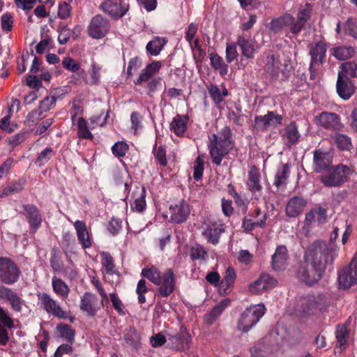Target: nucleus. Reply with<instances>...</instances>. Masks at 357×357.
Returning <instances> with one entry per match:
<instances>
[{
    "label": "nucleus",
    "instance_id": "nucleus-41",
    "mask_svg": "<svg viewBox=\"0 0 357 357\" xmlns=\"http://www.w3.org/2000/svg\"><path fill=\"white\" fill-rule=\"evenodd\" d=\"M166 43L167 40L165 38L155 37L148 43L146 48L147 52L152 56H157L162 51Z\"/></svg>",
    "mask_w": 357,
    "mask_h": 357
},
{
    "label": "nucleus",
    "instance_id": "nucleus-57",
    "mask_svg": "<svg viewBox=\"0 0 357 357\" xmlns=\"http://www.w3.org/2000/svg\"><path fill=\"white\" fill-rule=\"evenodd\" d=\"M236 43H227L226 47V60L228 63H231L238 57L236 50Z\"/></svg>",
    "mask_w": 357,
    "mask_h": 357
},
{
    "label": "nucleus",
    "instance_id": "nucleus-43",
    "mask_svg": "<svg viewBox=\"0 0 357 357\" xmlns=\"http://www.w3.org/2000/svg\"><path fill=\"white\" fill-rule=\"evenodd\" d=\"M280 69V62L274 54L267 56L266 59V70L272 75H278Z\"/></svg>",
    "mask_w": 357,
    "mask_h": 357
},
{
    "label": "nucleus",
    "instance_id": "nucleus-55",
    "mask_svg": "<svg viewBox=\"0 0 357 357\" xmlns=\"http://www.w3.org/2000/svg\"><path fill=\"white\" fill-rule=\"evenodd\" d=\"M334 141L337 147L342 150H349L351 146L350 138L345 135H337Z\"/></svg>",
    "mask_w": 357,
    "mask_h": 357
},
{
    "label": "nucleus",
    "instance_id": "nucleus-63",
    "mask_svg": "<svg viewBox=\"0 0 357 357\" xmlns=\"http://www.w3.org/2000/svg\"><path fill=\"white\" fill-rule=\"evenodd\" d=\"M71 10L70 6L66 1L60 3L57 15L61 19H66L70 16Z\"/></svg>",
    "mask_w": 357,
    "mask_h": 357
},
{
    "label": "nucleus",
    "instance_id": "nucleus-11",
    "mask_svg": "<svg viewBox=\"0 0 357 357\" xmlns=\"http://www.w3.org/2000/svg\"><path fill=\"white\" fill-rule=\"evenodd\" d=\"M109 22L100 15L93 17L88 26L89 35L93 38H102L109 31Z\"/></svg>",
    "mask_w": 357,
    "mask_h": 357
},
{
    "label": "nucleus",
    "instance_id": "nucleus-21",
    "mask_svg": "<svg viewBox=\"0 0 357 357\" xmlns=\"http://www.w3.org/2000/svg\"><path fill=\"white\" fill-rule=\"evenodd\" d=\"M277 280L266 273H262L259 278L250 285V290L254 294L266 291L275 287Z\"/></svg>",
    "mask_w": 357,
    "mask_h": 357
},
{
    "label": "nucleus",
    "instance_id": "nucleus-64",
    "mask_svg": "<svg viewBox=\"0 0 357 357\" xmlns=\"http://www.w3.org/2000/svg\"><path fill=\"white\" fill-rule=\"evenodd\" d=\"M154 155L155 160L161 166H165L167 165L166 151L162 146H160L155 150Z\"/></svg>",
    "mask_w": 357,
    "mask_h": 357
},
{
    "label": "nucleus",
    "instance_id": "nucleus-14",
    "mask_svg": "<svg viewBox=\"0 0 357 357\" xmlns=\"http://www.w3.org/2000/svg\"><path fill=\"white\" fill-rule=\"evenodd\" d=\"M158 286V293L163 297H167L174 291L176 277L171 268L165 270L160 279Z\"/></svg>",
    "mask_w": 357,
    "mask_h": 357
},
{
    "label": "nucleus",
    "instance_id": "nucleus-17",
    "mask_svg": "<svg viewBox=\"0 0 357 357\" xmlns=\"http://www.w3.org/2000/svg\"><path fill=\"white\" fill-rule=\"evenodd\" d=\"M167 337L172 348L176 350H185L189 347L191 337L184 327L175 334H168Z\"/></svg>",
    "mask_w": 357,
    "mask_h": 357
},
{
    "label": "nucleus",
    "instance_id": "nucleus-1",
    "mask_svg": "<svg viewBox=\"0 0 357 357\" xmlns=\"http://www.w3.org/2000/svg\"><path fill=\"white\" fill-rule=\"evenodd\" d=\"M337 255L335 246L324 241H316L310 244L305 249L303 259L307 263L326 271L327 265L332 264Z\"/></svg>",
    "mask_w": 357,
    "mask_h": 357
},
{
    "label": "nucleus",
    "instance_id": "nucleus-53",
    "mask_svg": "<svg viewBox=\"0 0 357 357\" xmlns=\"http://www.w3.org/2000/svg\"><path fill=\"white\" fill-rule=\"evenodd\" d=\"M63 67L73 73H79L80 70V65L75 60L70 56H66L62 60Z\"/></svg>",
    "mask_w": 357,
    "mask_h": 357
},
{
    "label": "nucleus",
    "instance_id": "nucleus-13",
    "mask_svg": "<svg viewBox=\"0 0 357 357\" xmlns=\"http://www.w3.org/2000/svg\"><path fill=\"white\" fill-rule=\"evenodd\" d=\"M236 45L241 48L242 56L249 59H253L258 52L259 46L257 43L246 33L238 36Z\"/></svg>",
    "mask_w": 357,
    "mask_h": 357
},
{
    "label": "nucleus",
    "instance_id": "nucleus-56",
    "mask_svg": "<svg viewBox=\"0 0 357 357\" xmlns=\"http://www.w3.org/2000/svg\"><path fill=\"white\" fill-rule=\"evenodd\" d=\"M148 291V288L146 287V282L144 279H141L139 280L137 289H136V293L138 295V302L140 304H143L146 302V298L144 294Z\"/></svg>",
    "mask_w": 357,
    "mask_h": 357
},
{
    "label": "nucleus",
    "instance_id": "nucleus-48",
    "mask_svg": "<svg viewBox=\"0 0 357 357\" xmlns=\"http://www.w3.org/2000/svg\"><path fill=\"white\" fill-rule=\"evenodd\" d=\"M24 188V182L18 181L12 183L0 191V197H7L20 192Z\"/></svg>",
    "mask_w": 357,
    "mask_h": 357
},
{
    "label": "nucleus",
    "instance_id": "nucleus-45",
    "mask_svg": "<svg viewBox=\"0 0 357 357\" xmlns=\"http://www.w3.org/2000/svg\"><path fill=\"white\" fill-rule=\"evenodd\" d=\"M56 331L60 337L68 342H73L75 339V331L68 324H59L56 326Z\"/></svg>",
    "mask_w": 357,
    "mask_h": 357
},
{
    "label": "nucleus",
    "instance_id": "nucleus-50",
    "mask_svg": "<svg viewBox=\"0 0 357 357\" xmlns=\"http://www.w3.org/2000/svg\"><path fill=\"white\" fill-rule=\"evenodd\" d=\"M236 273L231 267H228L226 270L225 275L220 282V287L224 290L230 287L235 282Z\"/></svg>",
    "mask_w": 357,
    "mask_h": 357
},
{
    "label": "nucleus",
    "instance_id": "nucleus-42",
    "mask_svg": "<svg viewBox=\"0 0 357 357\" xmlns=\"http://www.w3.org/2000/svg\"><path fill=\"white\" fill-rule=\"evenodd\" d=\"M142 275L154 284H158L160 282V279L162 275L158 269L153 266H148L142 270Z\"/></svg>",
    "mask_w": 357,
    "mask_h": 357
},
{
    "label": "nucleus",
    "instance_id": "nucleus-46",
    "mask_svg": "<svg viewBox=\"0 0 357 357\" xmlns=\"http://www.w3.org/2000/svg\"><path fill=\"white\" fill-rule=\"evenodd\" d=\"M55 155L54 151L51 147H46L39 153L35 161V165L38 167H42Z\"/></svg>",
    "mask_w": 357,
    "mask_h": 357
},
{
    "label": "nucleus",
    "instance_id": "nucleus-8",
    "mask_svg": "<svg viewBox=\"0 0 357 357\" xmlns=\"http://www.w3.org/2000/svg\"><path fill=\"white\" fill-rule=\"evenodd\" d=\"M339 285L342 289H349L357 284V255H356L349 265L338 271Z\"/></svg>",
    "mask_w": 357,
    "mask_h": 357
},
{
    "label": "nucleus",
    "instance_id": "nucleus-27",
    "mask_svg": "<svg viewBox=\"0 0 357 357\" xmlns=\"http://www.w3.org/2000/svg\"><path fill=\"white\" fill-rule=\"evenodd\" d=\"M300 137L301 134L295 122H291L284 128L282 138L286 146H292L298 142Z\"/></svg>",
    "mask_w": 357,
    "mask_h": 357
},
{
    "label": "nucleus",
    "instance_id": "nucleus-30",
    "mask_svg": "<svg viewBox=\"0 0 357 357\" xmlns=\"http://www.w3.org/2000/svg\"><path fill=\"white\" fill-rule=\"evenodd\" d=\"M223 231L222 225L211 224L206 227L203 232V235L208 242L217 244L219 241L220 235Z\"/></svg>",
    "mask_w": 357,
    "mask_h": 357
},
{
    "label": "nucleus",
    "instance_id": "nucleus-12",
    "mask_svg": "<svg viewBox=\"0 0 357 357\" xmlns=\"http://www.w3.org/2000/svg\"><path fill=\"white\" fill-rule=\"evenodd\" d=\"M100 7L111 17L118 18L123 17L130 6L128 0H107Z\"/></svg>",
    "mask_w": 357,
    "mask_h": 357
},
{
    "label": "nucleus",
    "instance_id": "nucleus-31",
    "mask_svg": "<svg viewBox=\"0 0 357 357\" xmlns=\"http://www.w3.org/2000/svg\"><path fill=\"white\" fill-rule=\"evenodd\" d=\"M24 211L26 213L29 222L32 228L37 229L41 224L42 218L38 208L33 205H24Z\"/></svg>",
    "mask_w": 357,
    "mask_h": 357
},
{
    "label": "nucleus",
    "instance_id": "nucleus-16",
    "mask_svg": "<svg viewBox=\"0 0 357 357\" xmlns=\"http://www.w3.org/2000/svg\"><path fill=\"white\" fill-rule=\"evenodd\" d=\"M333 162V155L330 152L321 149H316L313 155L314 170L321 173L328 169Z\"/></svg>",
    "mask_w": 357,
    "mask_h": 357
},
{
    "label": "nucleus",
    "instance_id": "nucleus-29",
    "mask_svg": "<svg viewBox=\"0 0 357 357\" xmlns=\"http://www.w3.org/2000/svg\"><path fill=\"white\" fill-rule=\"evenodd\" d=\"M77 231L78 240L81 242L84 248H89L91 246V241L84 222L77 220L74 223Z\"/></svg>",
    "mask_w": 357,
    "mask_h": 357
},
{
    "label": "nucleus",
    "instance_id": "nucleus-24",
    "mask_svg": "<svg viewBox=\"0 0 357 357\" xmlns=\"http://www.w3.org/2000/svg\"><path fill=\"white\" fill-rule=\"evenodd\" d=\"M307 204L306 201L301 197H294L287 204L285 213L289 218H295L299 215L304 210Z\"/></svg>",
    "mask_w": 357,
    "mask_h": 357
},
{
    "label": "nucleus",
    "instance_id": "nucleus-60",
    "mask_svg": "<svg viewBox=\"0 0 357 357\" xmlns=\"http://www.w3.org/2000/svg\"><path fill=\"white\" fill-rule=\"evenodd\" d=\"M128 149V145L123 142H116L112 147V153L118 157H123Z\"/></svg>",
    "mask_w": 357,
    "mask_h": 357
},
{
    "label": "nucleus",
    "instance_id": "nucleus-10",
    "mask_svg": "<svg viewBox=\"0 0 357 357\" xmlns=\"http://www.w3.org/2000/svg\"><path fill=\"white\" fill-rule=\"evenodd\" d=\"M40 305L49 314L61 319H68V313L63 310L60 305L49 294L40 293L38 294Z\"/></svg>",
    "mask_w": 357,
    "mask_h": 357
},
{
    "label": "nucleus",
    "instance_id": "nucleus-59",
    "mask_svg": "<svg viewBox=\"0 0 357 357\" xmlns=\"http://www.w3.org/2000/svg\"><path fill=\"white\" fill-rule=\"evenodd\" d=\"M0 323L9 328L14 327L13 319L8 315V312L0 305Z\"/></svg>",
    "mask_w": 357,
    "mask_h": 357
},
{
    "label": "nucleus",
    "instance_id": "nucleus-2",
    "mask_svg": "<svg viewBox=\"0 0 357 357\" xmlns=\"http://www.w3.org/2000/svg\"><path fill=\"white\" fill-rule=\"evenodd\" d=\"M231 131L229 127L225 126L218 134L208 137V148L212 162L220 165L223 158L231 149Z\"/></svg>",
    "mask_w": 357,
    "mask_h": 357
},
{
    "label": "nucleus",
    "instance_id": "nucleus-38",
    "mask_svg": "<svg viewBox=\"0 0 357 357\" xmlns=\"http://www.w3.org/2000/svg\"><path fill=\"white\" fill-rule=\"evenodd\" d=\"M209 59L211 66L218 70L220 75H226L228 73V66L225 63L223 59L217 53L213 52L209 54Z\"/></svg>",
    "mask_w": 357,
    "mask_h": 357
},
{
    "label": "nucleus",
    "instance_id": "nucleus-54",
    "mask_svg": "<svg viewBox=\"0 0 357 357\" xmlns=\"http://www.w3.org/2000/svg\"><path fill=\"white\" fill-rule=\"evenodd\" d=\"M193 178L196 181L202 178L204 172V155H199L195 160L194 165Z\"/></svg>",
    "mask_w": 357,
    "mask_h": 357
},
{
    "label": "nucleus",
    "instance_id": "nucleus-25",
    "mask_svg": "<svg viewBox=\"0 0 357 357\" xmlns=\"http://www.w3.org/2000/svg\"><path fill=\"white\" fill-rule=\"evenodd\" d=\"M310 15V9L304 8L298 13L296 19L291 15V22L288 23L287 25L290 29V31L293 34H298L309 19Z\"/></svg>",
    "mask_w": 357,
    "mask_h": 357
},
{
    "label": "nucleus",
    "instance_id": "nucleus-19",
    "mask_svg": "<svg viewBox=\"0 0 357 357\" xmlns=\"http://www.w3.org/2000/svg\"><path fill=\"white\" fill-rule=\"evenodd\" d=\"M2 291L0 299L8 302L11 309L15 312H20L24 305V301L17 293L7 287L2 288Z\"/></svg>",
    "mask_w": 357,
    "mask_h": 357
},
{
    "label": "nucleus",
    "instance_id": "nucleus-7",
    "mask_svg": "<svg viewBox=\"0 0 357 357\" xmlns=\"http://www.w3.org/2000/svg\"><path fill=\"white\" fill-rule=\"evenodd\" d=\"M20 271L17 264L10 258L0 257V282L6 284H13L20 278Z\"/></svg>",
    "mask_w": 357,
    "mask_h": 357
},
{
    "label": "nucleus",
    "instance_id": "nucleus-20",
    "mask_svg": "<svg viewBox=\"0 0 357 357\" xmlns=\"http://www.w3.org/2000/svg\"><path fill=\"white\" fill-rule=\"evenodd\" d=\"M282 117L281 115L273 112H268L264 116H256L255 123L256 126L261 129H267L269 126L276 127L282 123Z\"/></svg>",
    "mask_w": 357,
    "mask_h": 357
},
{
    "label": "nucleus",
    "instance_id": "nucleus-39",
    "mask_svg": "<svg viewBox=\"0 0 357 357\" xmlns=\"http://www.w3.org/2000/svg\"><path fill=\"white\" fill-rule=\"evenodd\" d=\"M207 89L216 105H220L224 100V97L228 96V91L225 87L221 91L217 85L210 84L207 86Z\"/></svg>",
    "mask_w": 357,
    "mask_h": 357
},
{
    "label": "nucleus",
    "instance_id": "nucleus-36",
    "mask_svg": "<svg viewBox=\"0 0 357 357\" xmlns=\"http://www.w3.org/2000/svg\"><path fill=\"white\" fill-rule=\"evenodd\" d=\"M161 68V63L160 61H153L148 65L140 74L137 83L141 84L142 82L148 81L153 75H154Z\"/></svg>",
    "mask_w": 357,
    "mask_h": 357
},
{
    "label": "nucleus",
    "instance_id": "nucleus-37",
    "mask_svg": "<svg viewBox=\"0 0 357 357\" xmlns=\"http://www.w3.org/2000/svg\"><path fill=\"white\" fill-rule=\"evenodd\" d=\"M250 216H246L243 218V222H242V227L243 228V229L247 231V232H249V231H251L254 229V228L255 227H259V228H263L264 227L265 225H266V219H267V215L266 213H264L262 215V218L259 219V220H253L251 217L249 218Z\"/></svg>",
    "mask_w": 357,
    "mask_h": 357
},
{
    "label": "nucleus",
    "instance_id": "nucleus-47",
    "mask_svg": "<svg viewBox=\"0 0 357 357\" xmlns=\"http://www.w3.org/2000/svg\"><path fill=\"white\" fill-rule=\"evenodd\" d=\"M52 283L53 289L56 294L63 297H66L68 295L69 288L61 279L54 277Z\"/></svg>",
    "mask_w": 357,
    "mask_h": 357
},
{
    "label": "nucleus",
    "instance_id": "nucleus-52",
    "mask_svg": "<svg viewBox=\"0 0 357 357\" xmlns=\"http://www.w3.org/2000/svg\"><path fill=\"white\" fill-rule=\"evenodd\" d=\"M190 255L192 259H206L208 255L205 249L200 245H195L190 248Z\"/></svg>",
    "mask_w": 357,
    "mask_h": 357
},
{
    "label": "nucleus",
    "instance_id": "nucleus-49",
    "mask_svg": "<svg viewBox=\"0 0 357 357\" xmlns=\"http://www.w3.org/2000/svg\"><path fill=\"white\" fill-rule=\"evenodd\" d=\"M77 135L79 138L92 139L93 135L88 128L86 121L80 117L77 122Z\"/></svg>",
    "mask_w": 357,
    "mask_h": 357
},
{
    "label": "nucleus",
    "instance_id": "nucleus-26",
    "mask_svg": "<svg viewBox=\"0 0 357 357\" xmlns=\"http://www.w3.org/2000/svg\"><path fill=\"white\" fill-rule=\"evenodd\" d=\"M247 186L253 195L261 194L262 186L260 183V173L255 166L251 167L248 172Z\"/></svg>",
    "mask_w": 357,
    "mask_h": 357
},
{
    "label": "nucleus",
    "instance_id": "nucleus-62",
    "mask_svg": "<svg viewBox=\"0 0 357 357\" xmlns=\"http://www.w3.org/2000/svg\"><path fill=\"white\" fill-rule=\"evenodd\" d=\"M292 70L293 66L290 60L284 59V62L282 64L280 63V71L284 79H288L290 77Z\"/></svg>",
    "mask_w": 357,
    "mask_h": 357
},
{
    "label": "nucleus",
    "instance_id": "nucleus-15",
    "mask_svg": "<svg viewBox=\"0 0 357 357\" xmlns=\"http://www.w3.org/2000/svg\"><path fill=\"white\" fill-rule=\"evenodd\" d=\"M170 220L174 223L180 224L185 222L190 214L188 204L184 201L171 205L169 208Z\"/></svg>",
    "mask_w": 357,
    "mask_h": 357
},
{
    "label": "nucleus",
    "instance_id": "nucleus-6",
    "mask_svg": "<svg viewBox=\"0 0 357 357\" xmlns=\"http://www.w3.org/2000/svg\"><path fill=\"white\" fill-rule=\"evenodd\" d=\"M326 50V45L323 41H319L310 46L309 51V54L310 55L309 70L311 79L317 78V72L325 61Z\"/></svg>",
    "mask_w": 357,
    "mask_h": 357
},
{
    "label": "nucleus",
    "instance_id": "nucleus-34",
    "mask_svg": "<svg viewBox=\"0 0 357 357\" xmlns=\"http://www.w3.org/2000/svg\"><path fill=\"white\" fill-rule=\"evenodd\" d=\"M56 101V98L55 96H47L45 98L40 102L38 110L32 111L29 116L33 118L35 116L38 115V118L36 119V120H38L43 112H46L54 107Z\"/></svg>",
    "mask_w": 357,
    "mask_h": 357
},
{
    "label": "nucleus",
    "instance_id": "nucleus-32",
    "mask_svg": "<svg viewBox=\"0 0 357 357\" xmlns=\"http://www.w3.org/2000/svg\"><path fill=\"white\" fill-rule=\"evenodd\" d=\"M289 164H281L277 169L274 185L278 187L285 186L287 183V179L289 176Z\"/></svg>",
    "mask_w": 357,
    "mask_h": 357
},
{
    "label": "nucleus",
    "instance_id": "nucleus-4",
    "mask_svg": "<svg viewBox=\"0 0 357 357\" xmlns=\"http://www.w3.org/2000/svg\"><path fill=\"white\" fill-rule=\"evenodd\" d=\"M324 272V270L313 264L307 263L303 259V261L298 266L296 277L305 284L312 285L321 280Z\"/></svg>",
    "mask_w": 357,
    "mask_h": 357
},
{
    "label": "nucleus",
    "instance_id": "nucleus-33",
    "mask_svg": "<svg viewBox=\"0 0 357 357\" xmlns=\"http://www.w3.org/2000/svg\"><path fill=\"white\" fill-rule=\"evenodd\" d=\"M188 121L187 116L177 115L172 119L170 128L177 136H183L187 128Z\"/></svg>",
    "mask_w": 357,
    "mask_h": 357
},
{
    "label": "nucleus",
    "instance_id": "nucleus-61",
    "mask_svg": "<svg viewBox=\"0 0 357 357\" xmlns=\"http://www.w3.org/2000/svg\"><path fill=\"white\" fill-rule=\"evenodd\" d=\"M122 227V222L117 218H112L109 222L107 229L112 235H116L119 233Z\"/></svg>",
    "mask_w": 357,
    "mask_h": 357
},
{
    "label": "nucleus",
    "instance_id": "nucleus-35",
    "mask_svg": "<svg viewBox=\"0 0 357 357\" xmlns=\"http://www.w3.org/2000/svg\"><path fill=\"white\" fill-rule=\"evenodd\" d=\"M331 54L338 60H347L352 57L356 52L351 46H338L331 50Z\"/></svg>",
    "mask_w": 357,
    "mask_h": 357
},
{
    "label": "nucleus",
    "instance_id": "nucleus-28",
    "mask_svg": "<svg viewBox=\"0 0 357 357\" xmlns=\"http://www.w3.org/2000/svg\"><path fill=\"white\" fill-rule=\"evenodd\" d=\"M229 304V301L225 299L215 305L213 309L204 317L205 323L208 325H212L219 318L220 314Z\"/></svg>",
    "mask_w": 357,
    "mask_h": 357
},
{
    "label": "nucleus",
    "instance_id": "nucleus-23",
    "mask_svg": "<svg viewBox=\"0 0 357 357\" xmlns=\"http://www.w3.org/2000/svg\"><path fill=\"white\" fill-rule=\"evenodd\" d=\"M337 92L340 98L348 100L354 93V86L350 79L343 76L342 73H338V78L336 84Z\"/></svg>",
    "mask_w": 357,
    "mask_h": 357
},
{
    "label": "nucleus",
    "instance_id": "nucleus-3",
    "mask_svg": "<svg viewBox=\"0 0 357 357\" xmlns=\"http://www.w3.org/2000/svg\"><path fill=\"white\" fill-rule=\"evenodd\" d=\"M266 308L263 304L247 307L240 315L237 321V328L242 333H248L254 327L265 314Z\"/></svg>",
    "mask_w": 357,
    "mask_h": 357
},
{
    "label": "nucleus",
    "instance_id": "nucleus-18",
    "mask_svg": "<svg viewBox=\"0 0 357 357\" xmlns=\"http://www.w3.org/2000/svg\"><path fill=\"white\" fill-rule=\"evenodd\" d=\"M289 255L285 245H278L272 255L271 267L275 271H284L288 265Z\"/></svg>",
    "mask_w": 357,
    "mask_h": 357
},
{
    "label": "nucleus",
    "instance_id": "nucleus-40",
    "mask_svg": "<svg viewBox=\"0 0 357 357\" xmlns=\"http://www.w3.org/2000/svg\"><path fill=\"white\" fill-rule=\"evenodd\" d=\"M291 22V15L286 14L280 17L273 20L268 24V29L273 33H278Z\"/></svg>",
    "mask_w": 357,
    "mask_h": 357
},
{
    "label": "nucleus",
    "instance_id": "nucleus-22",
    "mask_svg": "<svg viewBox=\"0 0 357 357\" xmlns=\"http://www.w3.org/2000/svg\"><path fill=\"white\" fill-rule=\"evenodd\" d=\"M80 309L89 317H94L99 310L98 298L91 292H86L81 298Z\"/></svg>",
    "mask_w": 357,
    "mask_h": 357
},
{
    "label": "nucleus",
    "instance_id": "nucleus-9",
    "mask_svg": "<svg viewBox=\"0 0 357 357\" xmlns=\"http://www.w3.org/2000/svg\"><path fill=\"white\" fill-rule=\"evenodd\" d=\"M315 123L325 129L340 131L343 128L339 115L334 112H322L314 117Z\"/></svg>",
    "mask_w": 357,
    "mask_h": 357
},
{
    "label": "nucleus",
    "instance_id": "nucleus-44",
    "mask_svg": "<svg viewBox=\"0 0 357 357\" xmlns=\"http://www.w3.org/2000/svg\"><path fill=\"white\" fill-rule=\"evenodd\" d=\"M349 337V331L345 326H337L336 327V340L339 347L342 350L347 347V339Z\"/></svg>",
    "mask_w": 357,
    "mask_h": 357
},
{
    "label": "nucleus",
    "instance_id": "nucleus-51",
    "mask_svg": "<svg viewBox=\"0 0 357 357\" xmlns=\"http://www.w3.org/2000/svg\"><path fill=\"white\" fill-rule=\"evenodd\" d=\"M102 264L107 274L114 273V264L112 257L107 252L102 253Z\"/></svg>",
    "mask_w": 357,
    "mask_h": 357
},
{
    "label": "nucleus",
    "instance_id": "nucleus-5",
    "mask_svg": "<svg viewBox=\"0 0 357 357\" xmlns=\"http://www.w3.org/2000/svg\"><path fill=\"white\" fill-rule=\"evenodd\" d=\"M351 174V171L347 166L338 165L332 171L321 176L320 180L325 186L338 187L349 180Z\"/></svg>",
    "mask_w": 357,
    "mask_h": 357
},
{
    "label": "nucleus",
    "instance_id": "nucleus-58",
    "mask_svg": "<svg viewBox=\"0 0 357 357\" xmlns=\"http://www.w3.org/2000/svg\"><path fill=\"white\" fill-rule=\"evenodd\" d=\"M342 71L350 77H357V63L345 62L342 64Z\"/></svg>",
    "mask_w": 357,
    "mask_h": 357
}]
</instances>
